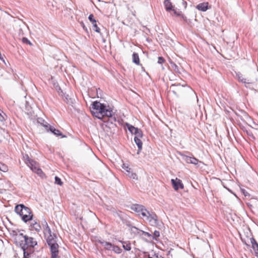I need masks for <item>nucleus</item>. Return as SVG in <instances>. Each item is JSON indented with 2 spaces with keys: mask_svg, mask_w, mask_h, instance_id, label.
<instances>
[{
  "mask_svg": "<svg viewBox=\"0 0 258 258\" xmlns=\"http://www.w3.org/2000/svg\"><path fill=\"white\" fill-rule=\"evenodd\" d=\"M164 3L167 11H173V6L172 5L171 0H165Z\"/></svg>",
  "mask_w": 258,
  "mask_h": 258,
  "instance_id": "2eb2a0df",
  "label": "nucleus"
},
{
  "mask_svg": "<svg viewBox=\"0 0 258 258\" xmlns=\"http://www.w3.org/2000/svg\"><path fill=\"white\" fill-rule=\"evenodd\" d=\"M133 61L136 64L138 65L140 64V59L137 53L134 52L133 54Z\"/></svg>",
  "mask_w": 258,
  "mask_h": 258,
  "instance_id": "412c9836",
  "label": "nucleus"
},
{
  "mask_svg": "<svg viewBox=\"0 0 258 258\" xmlns=\"http://www.w3.org/2000/svg\"><path fill=\"white\" fill-rule=\"evenodd\" d=\"M21 216L22 220L25 222H27L32 219L33 214L31 213V210L29 208L25 207L23 212V215H21Z\"/></svg>",
  "mask_w": 258,
  "mask_h": 258,
  "instance_id": "6e6552de",
  "label": "nucleus"
},
{
  "mask_svg": "<svg viewBox=\"0 0 258 258\" xmlns=\"http://www.w3.org/2000/svg\"><path fill=\"white\" fill-rule=\"evenodd\" d=\"M23 160L26 163V164L28 165L30 162L32 160L31 159L28 154H25L23 155Z\"/></svg>",
  "mask_w": 258,
  "mask_h": 258,
  "instance_id": "bb28decb",
  "label": "nucleus"
},
{
  "mask_svg": "<svg viewBox=\"0 0 258 258\" xmlns=\"http://www.w3.org/2000/svg\"><path fill=\"white\" fill-rule=\"evenodd\" d=\"M196 8L199 11L205 12L208 9V3H200L197 6Z\"/></svg>",
  "mask_w": 258,
  "mask_h": 258,
  "instance_id": "4468645a",
  "label": "nucleus"
},
{
  "mask_svg": "<svg viewBox=\"0 0 258 258\" xmlns=\"http://www.w3.org/2000/svg\"><path fill=\"white\" fill-rule=\"evenodd\" d=\"M9 168L7 165L6 164L0 162V171H2L4 172H6L8 171Z\"/></svg>",
  "mask_w": 258,
  "mask_h": 258,
  "instance_id": "a878e982",
  "label": "nucleus"
},
{
  "mask_svg": "<svg viewBox=\"0 0 258 258\" xmlns=\"http://www.w3.org/2000/svg\"><path fill=\"white\" fill-rule=\"evenodd\" d=\"M43 233L47 243L49 246L52 258H56L58 253V245L57 243V237L55 234L52 233L46 221L42 224Z\"/></svg>",
  "mask_w": 258,
  "mask_h": 258,
  "instance_id": "f257e3e1",
  "label": "nucleus"
},
{
  "mask_svg": "<svg viewBox=\"0 0 258 258\" xmlns=\"http://www.w3.org/2000/svg\"><path fill=\"white\" fill-rule=\"evenodd\" d=\"M249 136H251L253 139H254V137L252 134H249Z\"/></svg>",
  "mask_w": 258,
  "mask_h": 258,
  "instance_id": "ea45409f",
  "label": "nucleus"
},
{
  "mask_svg": "<svg viewBox=\"0 0 258 258\" xmlns=\"http://www.w3.org/2000/svg\"><path fill=\"white\" fill-rule=\"evenodd\" d=\"M131 232L137 235L141 236L142 230L139 229L135 226H132L131 227Z\"/></svg>",
  "mask_w": 258,
  "mask_h": 258,
  "instance_id": "6ab92c4d",
  "label": "nucleus"
},
{
  "mask_svg": "<svg viewBox=\"0 0 258 258\" xmlns=\"http://www.w3.org/2000/svg\"><path fill=\"white\" fill-rule=\"evenodd\" d=\"M93 30L98 33H100V28L97 26L96 23L92 24Z\"/></svg>",
  "mask_w": 258,
  "mask_h": 258,
  "instance_id": "72a5a7b5",
  "label": "nucleus"
},
{
  "mask_svg": "<svg viewBox=\"0 0 258 258\" xmlns=\"http://www.w3.org/2000/svg\"><path fill=\"white\" fill-rule=\"evenodd\" d=\"M91 111L94 116L100 119H102L105 117H112L113 114V110L110 107L98 101L93 103Z\"/></svg>",
  "mask_w": 258,
  "mask_h": 258,
  "instance_id": "f03ea898",
  "label": "nucleus"
},
{
  "mask_svg": "<svg viewBox=\"0 0 258 258\" xmlns=\"http://www.w3.org/2000/svg\"><path fill=\"white\" fill-rule=\"evenodd\" d=\"M25 207L26 206L23 204L17 205L15 207V211L16 213L21 216V215H23V212Z\"/></svg>",
  "mask_w": 258,
  "mask_h": 258,
  "instance_id": "f3484780",
  "label": "nucleus"
},
{
  "mask_svg": "<svg viewBox=\"0 0 258 258\" xmlns=\"http://www.w3.org/2000/svg\"><path fill=\"white\" fill-rule=\"evenodd\" d=\"M98 242L99 243H100V244H101L102 245V246H104V248L106 250H112L114 245L111 244V243L107 242V241H105L104 240H99L98 241Z\"/></svg>",
  "mask_w": 258,
  "mask_h": 258,
  "instance_id": "9b49d317",
  "label": "nucleus"
},
{
  "mask_svg": "<svg viewBox=\"0 0 258 258\" xmlns=\"http://www.w3.org/2000/svg\"><path fill=\"white\" fill-rule=\"evenodd\" d=\"M146 215L143 218L147 220L151 226H156L158 225V217L155 213L148 211V213H146Z\"/></svg>",
  "mask_w": 258,
  "mask_h": 258,
  "instance_id": "39448f33",
  "label": "nucleus"
},
{
  "mask_svg": "<svg viewBox=\"0 0 258 258\" xmlns=\"http://www.w3.org/2000/svg\"><path fill=\"white\" fill-rule=\"evenodd\" d=\"M171 182L175 190H177L179 188L183 189L184 187L181 180L177 178L175 179H172Z\"/></svg>",
  "mask_w": 258,
  "mask_h": 258,
  "instance_id": "9d476101",
  "label": "nucleus"
},
{
  "mask_svg": "<svg viewBox=\"0 0 258 258\" xmlns=\"http://www.w3.org/2000/svg\"><path fill=\"white\" fill-rule=\"evenodd\" d=\"M236 77L239 82L244 84L246 87H248L249 85L254 84L257 81L256 74H254L249 78L246 79L241 73L237 72L236 73Z\"/></svg>",
  "mask_w": 258,
  "mask_h": 258,
  "instance_id": "20e7f679",
  "label": "nucleus"
},
{
  "mask_svg": "<svg viewBox=\"0 0 258 258\" xmlns=\"http://www.w3.org/2000/svg\"><path fill=\"white\" fill-rule=\"evenodd\" d=\"M184 160L187 163H190L194 165H197L199 162V160L197 158L189 156H185L184 157Z\"/></svg>",
  "mask_w": 258,
  "mask_h": 258,
  "instance_id": "ddd939ff",
  "label": "nucleus"
},
{
  "mask_svg": "<svg viewBox=\"0 0 258 258\" xmlns=\"http://www.w3.org/2000/svg\"><path fill=\"white\" fill-rule=\"evenodd\" d=\"M122 168L126 171V173L128 172H130V170H132L130 167L125 164H123L122 165Z\"/></svg>",
  "mask_w": 258,
  "mask_h": 258,
  "instance_id": "7c9ffc66",
  "label": "nucleus"
},
{
  "mask_svg": "<svg viewBox=\"0 0 258 258\" xmlns=\"http://www.w3.org/2000/svg\"><path fill=\"white\" fill-rule=\"evenodd\" d=\"M250 242L252 244V248L255 251L256 253L258 254V243L253 238L250 239Z\"/></svg>",
  "mask_w": 258,
  "mask_h": 258,
  "instance_id": "aec40b11",
  "label": "nucleus"
},
{
  "mask_svg": "<svg viewBox=\"0 0 258 258\" xmlns=\"http://www.w3.org/2000/svg\"><path fill=\"white\" fill-rule=\"evenodd\" d=\"M121 242L122 244V247L125 250L130 251L131 249V243L129 242L122 241Z\"/></svg>",
  "mask_w": 258,
  "mask_h": 258,
  "instance_id": "5701e85b",
  "label": "nucleus"
},
{
  "mask_svg": "<svg viewBox=\"0 0 258 258\" xmlns=\"http://www.w3.org/2000/svg\"><path fill=\"white\" fill-rule=\"evenodd\" d=\"M159 236H160L159 231L155 230L154 232V238L156 239V238L159 237Z\"/></svg>",
  "mask_w": 258,
  "mask_h": 258,
  "instance_id": "c9c22d12",
  "label": "nucleus"
},
{
  "mask_svg": "<svg viewBox=\"0 0 258 258\" xmlns=\"http://www.w3.org/2000/svg\"><path fill=\"white\" fill-rule=\"evenodd\" d=\"M31 228L34 229L36 231L38 232L41 229V226L39 223H37L36 222L32 223L31 224Z\"/></svg>",
  "mask_w": 258,
  "mask_h": 258,
  "instance_id": "4be33fe9",
  "label": "nucleus"
},
{
  "mask_svg": "<svg viewBox=\"0 0 258 258\" xmlns=\"http://www.w3.org/2000/svg\"><path fill=\"white\" fill-rule=\"evenodd\" d=\"M171 1L173 6V12H174V15L179 16L180 15V12L176 10L177 7H180V5L182 4L185 8H186L187 5L186 2L183 0H171Z\"/></svg>",
  "mask_w": 258,
  "mask_h": 258,
  "instance_id": "0eeeda50",
  "label": "nucleus"
},
{
  "mask_svg": "<svg viewBox=\"0 0 258 258\" xmlns=\"http://www.w3.org/2000/svg\"><path fill=\"white\" fill-rule=\"evenodd\" d=\"M27 166L30 168V169L34 172H36L37 174L41 175L43 173L42 170L39 167L38 163L32 160Z\"/></svg>",
  "mask_w": 258,
  "mask_h": 258,
  "instance_id": "1a4fd4ad",
  "label": "nucleus"
},
{
  "mask_svg": "<svg viewBox=\"0 0 258 258\" xmlns=\"http://www.w3.org/2000/svg\"><path fill=\"white\" fill-rule=\"evenodd\" d=\"M88 19H89V20H90V21L92 24H94V23H96V20L94 19V16H93V14H90V15L89 16Z\"/></svg>",
  "mask_w": 258,
  "mask_h": 258,
  "instance_id": "473e14b6",
  "label": "nucleus"
},
{
  "mask_svg": "<svg viewBox=\"0 0 258 258\" xmlns=\"http://www.w3.org/2000/svg\"><path fill=\"white\" fill-rule=\"evenodd\" d=\"M50 132L56 136H61L62 138L66 137L65 136L62 135L61 133L58 130L55 129L53 126L50 125L47 132Z\"/></svg>",
  "mask_w": 258,
  "mask_h": 258,
  "instance_id": "f8f14e48",
  "label": "nucleus"
},
{
  "mask_svg": "<svg viewBox=\"0 0 258 258\" xmlns=\"http://www.w3.org/2000/svg\"><path fill=\"white\" fill-rule=\"evenodd\" d=\"M29 254H30V253L29 252H28L27 251H26V257H25L24 256V258H27V257H28V256H29Z\"/></svg>",
  "mask_w": 258,
  "mask_h": 258,
  "instance_id": "58836bf2",
  "label": "nucleus"
},
{
  "mask_svg": "<svg viewBox=\"0 0 258 258\" xmlns=\"http://www.w3.org/2000/svg\"><path fill=\"white\" fill-rule=\"evenodd\" d=\"M125 174L128 175L130 178H133L134 179H138L137 175L133 172L132 170H130V172H128L125 173Z\"/></svg>",
  "mask_w": 258,
  "mask_h": 258,
  "instance_id": "393cba45",
  "label": "nucleus"
},
{
  "mask_svg": "<svg viewBox=\"0 0 258 258\" xmlns=\"http://www.w3.org/2000/svg\"><path fill=\"white\" fill-rule=\"evenodd\" d=\"M131 209L138 213L139 215L141 214L143 217L146 216V213H148V211L144 206L141 205L134 204L132 206Z\"/></svg>",
  "mask_w": 258,
  "mask_h": 258,
  "instance_id": "423d86ee",
  "label": "nucleus"
},
{
  "mask_svg": "<svg viewBox=\"0 0 258 258\" xmlns=\"http://www.w3.org/2000/svg\"><path fill=\"white\" fill-rule=\"evenodd\" d=\"M143 234L145 235V236L148 237H151V234H150L149 233L145 232V231H144L143 230H142V233H141V235H142Z\"/></svg>",
  "mask_w": 258,
  "mask_h": 258,
  "instance_id": "e433bc0d",
  "label": "nucleus"
},
{
  "mask_svg": "<svg viewBox=\"0 0 258 258\" xmlns=\"http://www.w3.org/2000/svg\"><path fill=\"white\" fill-rule=\"evenodd\" d=\"M7 117L6 114L0 110V122H4L6 120Z\"/></svg>",
  "mask_w": 258,
  "mask_h": 258,
  "instance_id": "c85d7f7f",
  "label": "nucleus"
},
{
  "mask_svg": "<svg viewBox=\"0 0 258 258\" xmlns=\"http://www.w3.org/2000/svg\"><path fill=\"white\" fill-rule=\"evenodd\" d=\"M134 135H135V137H137L139 139H141L143 137V132L140 129H138V131Z\"/></svg>",
  "mask_w": 258,
  "mask_h": 258,
  "instance_id": "c756f323",
  "label": "nucleus"
},
{
  "mask_svg": "<svg viewBox=\"0 0 258 258\" xmlns=\"http://www.w3.org/2000/svg\"><path fill=\"white\" fill-rule=\"evenodd\" d=\"M37 122L38 123H40L42 126H43L46 131H47V130L50 126V125L46 121H45L44 120H43L42 118H38Z\"/></svg>",
  "mask_w": 258,
  "mask_h": 258,
  "instance_id": "dca6fc26",
  "label": "nucleus"
},
{
  "mask_svg": "<svg viewBox=\"0 0 258 258\" xmlns=\"http://www.w3.org/2000/svg\"><path fill=\"white\" fill-rule=\"evenodd\" d=\"M22 41L24 43L29 44L30 45H31V42L26 38L23 37L22 38Z\"/></svg>",
  "mask_w": 258,
  "mask_h": 258,
  "instance_id": "f704fd0d",
  "label": "nucleus"
},
{
  "mask_svg": "<svg viewBox=\"0 0 258 258\" xmlns=\"http://www.w3.org/2000/svg\"><path fill=\"white\" fill-rule=\"evenodd\" d=\"M15 240L23 249L25 257H26L27 249L29 247H34L37 243L33 237L24 235L23 233L16 234Z\"/></svg>",
  "mask_w": 258,
  "mask_h": 258,
  "instance_id": "7ed1b4c3",
  "label": "nucleus"
},
{
  "mask_svg": "<svg viewBox=\"0 0 258 258\" xmlns=\"http://www.w3.org/2000/svg\"><path fill=\"white\" fill-rule=\"evenodd\" d=\"M164 61V59L162 57L160 56L158 57V63L162 64Z\"/></svg>",
  "mask_w": 258,
  "mask_h": 258,
  "instance_id": "4c0bfd02",
  "label": "nucleus"
},
{
  "mask_svg": "<svg viewBox=\"0 0 258 258\" xmlns=\"http://www.w3.org/2000/svg\"><path fill=\"white\" fill-rule=\"evenodd\" d=\"M134 141L138 147V150L137 152V154H139L142 149V145H143L142 142L141 140V139H139L137 137L134 138Z\"/></svg>",
  "mask_w": 258,
  "mask_h": 258,
  "instance_id": "a211bd4d",
  "label": "nucleus"
},
{
  "mask_svg": "<svg viewBox=\"0 0 258 258\" xmlns=\"http://www.w3.org/2000/svg\"><path fill=\"white\" fill-rule=\"evenodd\" d=\"M55 183L59 185H61L62 184V182L61 181L60 178L57 176L55 177Z\"/></svg>",
  "mask_w": 258,
  "mask_h": 258,
  "instance_id": "2f4dec72",
  "label": "nucleus"
},
{
  "mask_svg": "<svg viewBox=\"0 0 258 258\" xmlns=\"http://www.w3.org/2000/svg\"><path fill=\"white\" fill-rule=\"evenodd\" d=\"M112 251H113L115 253L119 254L122 252V249L119 247L118 246L113 245Z\"/></svg>",
  "mask_w": 258,
  "mask_h": 258,
  "instance_id": "cd10ccee",
  "label": "nucleus"
},
{
  "mask_svg": "<svg viewBox=\"0 0 258 258\" xmlns=\"http://www.w3.org/2000/svg\"><path fill=\"white\" fill-rule=\"evenodd\" d=\"M128 131L132 134H135L137 131H138V128L134 127V126L129 124H126Z\"/></svg>",
  "mask_w": 258,
  "mask_h": 258,
  "instance_id": "b1692460",
  "label": "nucleus"
}]
</instances>
